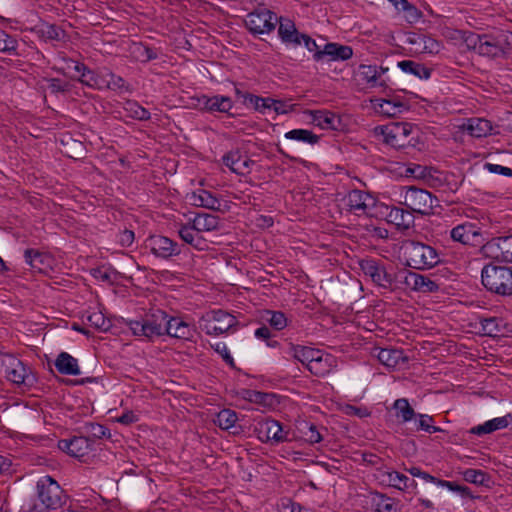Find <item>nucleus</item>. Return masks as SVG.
<instances>
[{
  "mask_svg": "<svg viewBox=\"0 0 512 512\" xmlns=\"http://www.w3.org/2000/svg\"><path fill=\"white\" fill-rule=\"evenodd\" d=\"M405 264L416 270L430 269L440 262L437 250L425 243L407 240L401 246Z\"/></svg>",
  "mask_w": 512,
  "mask_h": 512,
  "instance_id": "nucleus-1",
  "label": "nucleus"
},
{
  "mask_svg": "<svg viewBox=\"0 0 512 512\" xmlns=\"http://www.w3.org/2000/svg\"><path fill=\"white\" fill-rule=\"evenodd\" d=\"M481 282L491 293L500 296L512 295V267L489 262L481 270Z\"/></svg>",
  "mask_w": 512,
  "mask_h": 512,
  "instance_id": "nucleus-2",
  "label": "nucleus"
},
{
  "mask_svg": "<svg viewBox=\"0 0 512 512\" xmlns=\"http://www.w3.org/2000/svg\"><path fill=\"white\" fill-rule=\"evenodd\" d=\"M168 318L169 315L165 311L155 309L141 320H131L128 324L134 335L152 339L166 334Z\"/></svg>",
  "mask_w": 512,
  "mask_h": 512,
  "instance_id": "nucleus-3",
  "label": "nucleus"
},
{
  "mask_svg": "<svg viewBox=\"0 0 512 512\" xmlns=\"http://www.w3.org/2000/svg\"><path fill=\"white\" fill-rule=\"evenodd\" d=\"M412 132L413 125L407 122L391 123L374 128V134L381 136L385 144L395 149L414 147L416 141L411 136Z\"/></svg>",
  "mask_w": 512,
  "mask_h": 512,
  "instance_id": "nucleus-4",
  "label": "nucleus"
},
{
  "mask_svg": "<svg viewBox=\"0 0 512 512\" xmlns=\"http://www.w3.org/2000/svg\"><path fill=\"white\" fill-rule=\"evenodd\" d=\"M483 44L480 45V56L491 59L506 58L512 51V32L499 30L483 34Z\"/></svg>",
  "mask_w": 512,
  "mask_h": 512,
  "instance_id": "nucleus-5",
  "label": "nucleus"
},
{
  "mask_svg": "<svg viewBox=\"0 0 512 512\" xmlns=\"http://www.w3.org/2000/svg\"><path fill=\"white\" fill-rule=\"evenodd\" d=\"M359 266L375 285L393 291L395 276L381 260L367 257L359 261Z\"/></svg>",
  "mask_w": 512,
  "mask_h": 512,
  "instance_id": "nucleus-6",
  "label": "nucleus"
},
{
  "mask_svg": "<svg viewBox=\"0 0 512 512\" xmlns=\"http://www.w3.org/2000/svg\"><path fill=\"white\" fill-rule=\"evenodd\" d=\"M404 204L411 211L428 215L435 207H440V201L429 191L415 186L408 187L404 194Z\"/></svg>",
  "mask_w": 512,
  "mask_h": 512,
  "instance_id": "nucleus-7",
  "label": "nucleus"
},
{
  "mask_svg": "<svg viewBox=\"0 0 512 512\" xmlns=\"http://www.w3.org/2000/svg\"><path fill=\"white\" fill-rule=\"evenodd\" d=\"M254 433L262 443L279 444L292 441L291 432L285 431L281 424L272 418L257 420L254 424Z\"/></svg>",
  "mask_w": 512,
  "mask_h": 512,
  "instance_id": "nucleus-8",
  "label": "nucleus"
},
{
  "mask_svg": "<svg viewBox=\"0 0 512 512\" xmlns=\"http://www.w3.org/2000/svg\"><path fill=\"white\" fill-rule=\"evenodd\" d=\"M278 20V16L274 12L264 7L250 11L246 15L244 22L246 28L253 35H258L272 32Z\"/></svg>",
  "mask_w": 512,
  "mask_h": 512,
  "instance_id": "nucleus-9",
  "label": "nucleus"
},
{
  "mask_svg": "<svg viewBox=\"0 0 512 512\" xmlns=\"http://www.w3.org/2000/svg\"><path fill=\"white\" fill-rule=\"evenodd\" d=\"M38 497L47 510H56L60 508L66 495L57 481L52 477L46 476L37 483Z\"/></svg>",
  "mask_w": 512,
  "mask_h": 512,
  "instance_id": "nucleus-10",
  "label": "nucleus"
},
{
  "mask_svg": "<svg viewBox=\"0 0 512 512\" xmlns=\"http://www.w3.org/2000/svg\"><path fill=\"white\" fill-rule=\"evenodd\" d=\"M237 324L236 317L223 310L212 311L200 320L201 329L208 335H221Z\"/></svg>",
  "mask_w": 512,
  "mask_h": 512,
  "instance_id": "nucleus-11",
  "label": "nucleus"
},
{
  "mask_svg": "<svg viewBox=\"0 0 512 512\" xmlns=\"http://www.w3.org/2000/svg\"><path fill=\"white\" fill-rule=\"evenodd\" d=\"M93 445L94 440L84 436H74L71 439L58 441V448L61 451L83 462H88L90 458H94Z\"/></svg>",
  "mask_w": 512,
  "mask_h": 512,
  "instance_id": "nucleus-12",
  "label": "nucleus"
},
{
  "mask_svg": "<svg viewBox=\"0 0 512 512\" xmlns=\"http://www.w3.org/2000/svg\"><path fill=\"white\" fill-rule=\"evenodd\" d=\"M481 250L490 262H512V235L493 238L482 245Z\"/></svg>",
  "mask_w": 512,
  "mask_h": 512,
  "instance_id": "nucleus-13",
  "label": "nucleus"
},
{
  "mask_svg": "<svg viewBox=\"0 0 512 512\" xmlns=\"http://www.w3.org/2000/svg\"><path fill=\"white\" fill-rule=\"evenodd\" d=\"M144 248L155 257L169 260L181 253L180 245L163 235H151L144 241Z\"/></svg>",
  "mask_w": 512,
  "mask_h": 512,
  "instance_id": "nucleus-14",
  "label": "nucleus"
},
{
  "mask_svg": "<svg viewBox=\"0 0 512 512\" xmlns=\"http://www.w3.org/2000/svg\"><path fill=\"white\" fill-rule=\"evenodd\" d=\"M450 237L454 242L473 247L483 242L481 228L477 223L466 221L450 230Z\"/></svg>",
  "mask_w": 512,
  "mask_h": 512,
  "instance_id": "nucleus-15",
  "label": "nucleus"
},
{
  "mask_svg": "<svg viewBox=\"0 0 512 512\" xmlns=\"http://www.w3.org/2000/svg\"><path fill=\"white\" fill-rule=\"evenodd\" d=\"M375 477L380 485L392 487L400 491H408L417 487L415 480L395 470L389 471L384 470L382 467H377Z\"/></svg>",
  "mask_w": 512,
  "mask_h": 512,
  "instance_id": "nucleus-16",
  "label": "nucleus"
},
{
  "mask_svg": "<svg viewBox=\"0 0 512 512\" xmlns=\"http://www.w3.org/2000/svg\"><path fill=\"white\" fill-rule=\"evenodd\" d=\"M196 101V106L203 112L211 114L226 113L233 116V114L230 113V110L233 108L234 103L228 96L219 94L213 96L201 95L196 98Z\"/></svg>",
  "mask_w": 512,
  "mask_h": 512,
  "instance_id": "nucleus-17",
  "label": "nucleus"
},
{
  "mask_svg": "<svg viewBox=\"0 0 512 512\" xmlns=\"http://www.w3.org/2000/svg\"><path fill=\"white\" fill-rule=\"evenodd\" d=\"M345 204L348 211L357 216H361L369 213V211L376 205V200L369 193L354 189L347 194Z\"/></svg>",
  "mask_w": 512,
  "mask_h": 512,
  "instance_id": "nucleus-18",
  "label": "nucleus"
},
{
  "mask_svg": "<svg viewBox=\"0 0 512 512\" xmlns=\"http://www.w3.org/2000/svg\"><path fill=\"white\" fill-rule=\"evenodd\" d=\"M353 56V49L347 45H341L338 43H326L321 51H317L313 55V59L316 62H322L326 58L332 61H345Z\"/></svg>",
  "mask_w": 512,
  "mask_h": 512,
  "instance_id": "nucleus-19",
  "label": "nucleus"
},
{
  "mask_svg": "<svg viewBox=\"0 0 512 512\" xmlns=\"http://www.w3.org/2000/svg\"><path fill=\"white\" fill-rule=\"evenodd\" d=\"M222 162L237 175L249 174L255 164L249 157L242 155L238 149L226 153L222 157Z\"/></svg>",
  "mask_w": 512,
  "mask_h": 512,
  "instance_id": "nucleus-20",
  "label": "nucleus"
},
{
  "mask_svg": "<svg viewBox=\"0 0 512 512\" xmlns=\"http://www.w3.org/2000/svg\"><path fill=\"white\" fill-rule=\"evenodd\" d=\"M371 103L375 112L386 117H396L408 109L407 104L398 98H376Z\"/></svg>",
  "mask_w": 512,
  "mask_h": 512,
  "instance_id": "nucleus-21",
  "label": "nucleus"
},
{
  "mask_svg": "<svg viewBox=\"0 0 512 512\" xmlns=\"http://www.w3.org/2000/svg\"><path fill=\"white\" fill-rule=\"evenodd\" d=\"M405 284L411 290L422 293L436 292L440 288L437 281L427 275H422L416 272H409L406 275Z\"/></svg>",
  "mask_w": 512,
  "mask_h": 512,
  "instance_id": "nucleus-22",
  "label": "nucleus"
},
{
  "mask_svg": "<svg viewBox=\"0 0 512 512\" xmlns=\"http://www.w3.org/2000/svg\"><path fill=\"white\" fill-rule=\"evenodd\" d=\"M356 76L361 84L366 85L368 88H387L388 87V79H379V74L377 72V65H359Z\"/></svg>",
  "mask_w": 512,
  "mask_h": 512,
  "instance_id": "nucleus-23",
  "label": "nucleus"
},
{
  "mask_svg": "<svg viewBox=\"0 0 512 512\" xmlns=\"http://www.w3.org/2000/svg\"><path fill=\"white\" fill-rule=\"evenodd\" d=\"M6 377L14 384H25L27 379V370L24 364L16 357L7 355L3 360Z\"/></svg>",
  "mask_w": 512,
  "mask_h": 512,
  "instance_id": "nucleus-24",
  "label": "nucleus"
},
{
  "mask_svg": "<svg viewBox=\"0 0 512 512\" xmlns=\"http://www.w3.org/2000/svg\"><path fill=\"white\" fill-rule=\"evenodd\" d=\"M292 440L299 438L310 444L319 443L322 441V435L318 430V427L306 420L297 421L295 424V431L290 434Z\"/></svg>",
  "mask_w": 512,
  "mask_h": 512,
  "instance_id": "nucleus-25",
  "label": "nucleus"
},
{
  "mask_svg": "<svg viewBox=\"0 0 512 512\" xmlns=\"http://www.w3.org/2000/svg\"><path fill=\"white\" fill-rule=\"evenodd\" d=\"M167 323L165 335L181 340H191L193 338L195 333L194 327L182 320V318L169 316Z\"/></svg>",
  "mask_w": 512,
  "mask_h": 512,
  "instance_id": "nucleus-26",
  "label": "nucleus"
},
{
  "mask_svg": "<svg viewBox=\"0 0 512 512\" xmlns=\"http://www.w3.org/2000/svg\"><path fill=\"white\" fill-rule=\"evenodd\" d=\"M278 35L283 43L294 46L301 44L302 33H300L295 23L289 18L278 17Z\"/></svg>",
  "mask_w": 512,
  "mask_h": 512,
  "instance_id": "nucleus-27",
  "label": "nucleus"
},
{
  "mask_svg": "<svg viewBox=\"0 0 512 512\" xmlns=\"http://www.w3.org/2000/svg\"><path fill=\"white\" fill-rule=\"evenodd\" d=\"M374 355L381 364L388 368H396L401 362H408V358L404 356V352L399 349L375 348Z\"/></svg>",
  "mask_w": 512,
  "mask_h": 512,
  "instance_id": "nucleus-28",
  "label": "nucleus"
},
{
  "mask_svg": "<svg viewBox=\"0 0 512 512\" xmlns=\"http://www.w3.org/2000/svg\"><path fill=\"white\" fill-rule=\"evenodd\" d=\"M335 358L330 354H324L318 350V354L315 355V359L312 360L309 367L307 368L313 375L317 377H323L330 373L335 367Z\"/></svg>",
  "mask_w": 512,
  "mask_h": 512,
  "instance_id": "nucleus-29",
  "label": "nucleus"
},
{
  "mask_svg": "<svg viewBox=\"0 0 512 512\" xmlns=\"http://www.w3.org/2000/svg\"><path fill=\"white\" fill-rule=\"evenodd\" d=\"M132 59L141 63H147L159 57L160 50L145 45L142 42H132L128 47Z\"/></svg>",
  "mask_w": 512,
  "mask_h": 512,
  "instance_id": "nucleus-30",
  "label": "nucleus"
},
{
  "mask_svg": "<svg viewBox=\"0 0 512 512\" xmlns=\"http://www.w3.org/2000/svg\"><path fill=\"white\" fill-rule=\"evenodd\" d=\"M179 237L187 244L197 250H205L208 247L206 240L197 232L188 222L180 225L178 229Z\"/></svg>",
  "mask_w": 512,
  "mask_h": 512,
  "instance_id": "nucleus-31",
  "label": "nucleus"
},
{
  "mask_svg": "<svg viewBox=\"0 0 512 512\" xmlns=\"http://www.w3.org/2000/svg\"><path fill=\"white\" fill-rule=\"evenodd\" d=\"M189 199L194 206L214 211L221 210V201L208 190L200 189L195 191L190 195Z\"/></svg>",
  "mask_w": 512,
  "mask_h": 512,
  "instance_id": "nucleus-32",
  "label": "nucleus"
},
{
  "mask_svg": "<svg viewBox=\"0 0 512 512\" xmlns=\"http://www.w3.org/2000/svg\"><path fill=\"white\" fill-rule=\"evenodd\" d=\"M238 416L234 410L223 409L216 415L214 423L222 430H230L233 435L240 434L242 428L237 424Z\"/></svg>",
  "mask_w": 512,
  "mask_h": 512,
  "instance_id": "nucleus-33",
  "label": "nucleus"
},
{
  "mask_svg": "<svg viewBox=\"0 0 512 512\" xmlns=\"http://www.w3.org/2000/svg\"><path fill=\"white\" fill-rule=\"evenodd\" d=\"M370 504L374 512H398L397 501L378 491L370 492Z\"/></svg>",
  "mask_w": 512,
  "mask_h": 512,
  "instance_id": "nucleus-34",
  "label": "nucleus"
},
{
  "mask_svg": "<svg viewBox=\"0 0 512 512\" xmlns=\"http://www.w3.org/2000/svg\"><path fill=\"white\" fill-rule=\"evenodd\" d=\"M188 223L192 225L197 232H210L218 229L219 218L212 214L199 213L193 219H189Z\"/></svg>",
  "mask_w": 512,
  "mask_h": 512,
  "instance_id": "nucleus-35",
  "label": "nucleus"
},
{
  "mask_svg": "<svg viewBox=\"0 0 512 512\" xmlns=\"http://www.w3.org/2000/svg\"><path fill=\"white\" fill-rule=\"evenodd\" d=\"M463 128L475 138L486 137L492 131L491 122L483 118H470L463 125Z\"/></svg>",
  "mask_w": 512,
  "mask_h": 512,
  "instance_id": "nucleus-36",
  "label": "nucleus"
},
{
  "mask_svg": "<svg viewBox=\"0 0 512 512\" xmlns=\"http://www.w3.org/2000/svg\"><path fill=\"white\" fill-rule=\"evenodd\" d=\"M103 87L111 90H118L120 92L129 91V86L122 77L107 70L98 75V89H102Z\"/></svg>",
  "mask_w": 512,
  "mask_h": 512,
  "instance_id": "nucleus-37",
  "label": "nucleus"
},
{
  "mask_svg": "<svg viewBox=\"0 0 512 512\" xmlns=\"http://www.w3.org/2000/svg\"><path fill=\"white\" fill-rule=\"evenodd\" d=\"M397 66L404 72L412 74L421 80H427L431 77L433 69L425 66L422 63L414 60H402L397 63Z\"/></svg>",
  "mask_w": 512,
  "mask_h": 512,
  "instance_id": "nucleus-38",
  "label": "nucleus"
},
{
  "mask_svg": "<svg viewBox=\"0 0 512 512\" xmlns=\"http://www.w3.org/2000/svg\"><path fill=\"white\" fill-rule=\"evenodd\" d=\"M388 221L400 230H407L414 224V217L403 208L393 207L388 213Z\"/></svg>",
  "mask_w": 512,
  "mask_h": 512,
  "instance_id": "nucleus-39",
  "label": "nucleus"
},
{
  "mask_svg": "<svg viewBox=\"0 0 512 512\" xmlns=\"http://www.w3.org/2000/svg\"><path fill=\"white\" fill-rule=\"evenodd\" d=\"M313 122L322 129L337 130L341 123L339 116L330 111H312Z\"/></svg>",
  "mask_w": 512,
  "mask_h": 512,
  "instance_id": "nucleus-40",
  "label": "nucleus"
},
{
  "mask_svg": "<svg viewBox=\"0 0 512 512\" xmlns=\"http://www.w3.org/2000/svg\"><path fill=\"white\" fill-rule=\"evenodd\" d=\"M509 416L510 415L497 417L486 421L483 424L472 427L469 432L474 435L482 436L485 434H490L496 430L504 429L509 425Z\"/></svg>",
  "mask_w": 512,
  "mask_h": 512,
  "instance_id": "nucleus-41",
  "label": "nucleus"
},
{
  "mask_svg": "<svg viewBox=\"0 0 512 512\" xmlns=\"http://www.w3.org/2000/svg\"><path fill=\"white\" fill-rule=\"evenodd\" d=\"M55 367L57 371L64 375H79L80 369L77 363V359L72 357L66 352H61L56 361Z\"/></svg>",
  "mask_w": 512,
  "mask_h": 512,
  "instance_id": "nucleus-42",
  "label": "nucleus"
},
{
  "mask_svg": "<svg viewBox=\"0 0 512 512\" xmlns=\"http://www.w3.org/2000/svg\"><path fill=\"white\" fill-rule=\"evenodd\" d=\"M289 354L308 368L312 360L315 359V355L318 354V350L291 343L289 347Z\"/></svg>",
  "mask_w": 512,
  "mask_h": 512,
  "instance_id": "nucleus-43",
  "label": "nucleus"
},
{
  "mask_svg": "<svg viewBox=\"0 0 512 512\" xmlns=\"http://www.w3.org/2000/svg\"><path fill=\"white\" fill-rule=\"evenodd\" d=\"M261 319L277 331H281L286 328L290 322L285 313L282 311L274 310H263L261 313Z\"/></svg>",
  "mask_w": 512,
  "mask_h": 512,
  "instance_id": "nucleus-44",
  "label": "nucleus"
},
{
  "mask_svg": "<svg viewBox=\"0 0 512 512\" xmlns=\"http://www.w3.org/2000/svg\"><path fill=\"white\" fill-rule=\"evenodd\" d=\"M457 38L462 40L469 51L480 55V45L483 43V34H477L472 31L456 30Z\"/></svg>",
  "mask_w": 512,
  "mask_h": 512,
  "instance_id": "nucleus-45",
  "label": "nucleus"
},
{
  "mask_svg": "<svg viewBox=\"0 0 512 512\" xmlns=\"http://www.w3.org/2000/svg\"><path fill=\"white\" fill-rule=\"evenodd\" d=\"M122 275L111 265L99 264L98 263V280L106 283L108 286H114L120 284Z\"/></svg>",
  "mask_w": 512,
  "mask_h": 512,
  "instance_id": "nucleus-46",
  "label": "nucleus"
},
{
  "mask_svg": "<svg viewBox=\"0 0 512 512\" xmlns=\"http://www.w3.org/2000/svg\"><path fill=\"white\" fill-rule=\"evenodd\" d=\"M24 258L26 263L29 264L32 269L39 272L44 270V266L47 264L48 260V256L46 254L32 248L25 250Z\"/></svg>",
  "mask_w": 512,
  "mask_h": 512,
  "instance_id": "nucleus-47",
  "label": "nucleus"
},
{
  "mask_svg": "<svg viewBox=\"0 0 512 512\" xmlns=\"http://www.w3.org/2000/svg\"><path fill=\"white\" fill-rule=\"evenodd\" d=\"M393 408L396 410V417L403 423L411 421L416 417L414 409L406 398H399L394 401Z\"/></svg>",
  "mask_w": 512,
  "mask_h": 512,
  "instance_id": "nucleus-48",
  "label": "nucleus"
},
{
  "mask_svg": "<svg viewBox=\"0 0 512 512\" xmlns=\"http://www.w3.org/2000/svg\"><path fill=\"white\" fill-rule=\"evenodd\" d=\"M463 479L468 482L479 486H489L491 480L490 476L480 469H466L462 472Z\"/></svg>",
  "mask_w": 512,
  "mask_h": 512,
  "instance_id": "nucleus-49",
  "label": "nucleus"
},
{
  "mask_svg": "<svg viewBox=\"0 0 512 512\" xmlns=\"http://www.w3.org/2000/svg\"><path fill=\"white\" fill-rule=\"evenodd\" d=\"M285 138L289 140L301 141L310 145L319 142L320 137L307 129H293L285 133Z\"/></svg>",
  "mask_w": 512,
  "mask_h": 512,
  "instance_id": "nucleus-50",
  "label": "nucleus"
},
{
  "mask_svg": "<svg viewBox=\"0 0 512 512\" xmlns=\"http://www.w3.org/2000/svg\"><path fill=\"white\" fill-rule=\"evenodd\" d=\"M37 32L39 36L45 40L60 41L65 37L64 30L55 24L43 23Z\"/></svg>",
  "mask_w": 512,
  "mask_h": 512,
  "instance_id": "nucleus-51",
  "label": "nucleus"
},
{
  "mask_svg": "<svg viewBox=\"0 0 512 512\" xmlns=\"http://www.w3.org/2000/svg\"><path fill=\"white\" fill-rule=\"evenodd\" d=\"M243 104L246 106H252L260 113H265L266 109H269V104H273V98H264L254 94H247L244 96Z\"/></svg>",
  "mask_w": 512,
  "mask_h": 512,
  "instance_id": "nucleus-52",
  "label": "nucleus"
},
{
  "mask_svg": "<svg viewBox=\"0 0 512 512\" xmlns=\"http://www.w3.org/2000/svg\"><path fill=\"white\" fill-rule=\"evenodd\" d=\"M75 70L80 73V81L82 84L86 85L88 88L93 89L96 85V76L95 73L88 69L87 66L83 63H77L75 65Z\"/></svg>",
  "mask_w": 512,
  "mask_h": 512,
  "instance_id": "nucleus-53",
  "label": "nucleus"
},
{
  "mask_svg": "<svg viewBox=\"0 0 512 512\" xmlns=\"http://www.w3.org/2000/svg\"><path fill=\"white\" fill-rule=\"evenodd\" d=\"M416 416H418V420L416 422V430H423L428 433H436L442 431L440 427L432 425V423L434 422L432 416L427 414H416Z\"/></svg>",
  "mask_w": 512,
  "mask_h": 512,
  "instance_id": "nucleus-54",
  "label": "nucleus"
},
{
  "mask_svg": "<svg viewBox=\"0 0 512 512\" xmlns=\"http://www.w3.org/2000/svg\"><path fill=\"white\" fill-rule=\"evenodd\" d=\"M441 487L448 488L450 491L458 493L462 498H479V496H476L472 493L471 489L468 486H463L453 481L445 480L444 484L441 483Z\"/></svg>",
  "mask_w": 512,
  "mask_h": 512,
  "instance_id": "nucleus-55",
  "label": "nucleus"
},
{
  "mask_svg": "<svg viewBox=\"0 0 512 512\" xmlns=\"http://www.w3.org/2000/svg\"><path fill=\"white\" fill-rule=\"evenodd\" d=\"M431 166H423L420 164H411L406 169V175L412 176L415 179L423 180L425 181L428 174L431 173Z\"/></svg>",
  "mask_w": 512,
  "mask_h": 512,
  "instance_id": "nucleus-56",
  "label": "nucleus"
},
{
  "mask_svg": "<svg viewBox=\"0 0 512 512\" xmlns=\"http://www.w3.org/2000/svg\"><path fill=\"white\" fill-rule=\"evenodd\" d=\"M17 45L15 38L0 29V52H15Z\"/></svg>",
  "mask_w": 512,
  "mask_h": 512,
  "instance_id": "nucleus-57",
  "label": "nucleus"
},
{
  "mask_svg": "<svg viewBox=\"0 0 512 512\" xmlns=\"http://www.w3.org/2000/svg\"><path fill=\"white\" fill-rule=\"evenodd\" d=\"M425 182L431 188H440L445 183V176H444L443 172L432 167L431 173L428 174Z\"/></svg>",
  "mask_w": 512,
  "mask_h": 512,
  "instance_id": "nucleus-58",
  "label": "nucleus"
},
{
  "mask_svg": "<svg viewBox=\"0 0 512 512\" xmlns=\"http://www.w3.org/2000/svg\"><path fill=\"white\" fill-rule=\"evenodd\" d=\"M482 330L486 335L496 336L500 332L498 320L495 317L484 318L481 320Z\"/></svg>",
  "mask_w": 512,
  "mask_h": 512,
  "instance_id": "nucleus-59",
  "label": "nucleus"
},
{
  "mask_svg": "<svg viewBox=\"0 0 512 512\" xmlns=\"http://www.w3.org/2000/svg\"><path fill=\"white\" fill-rule=\"evenodd\" d=\"M128 105L130 106L129 110L131 111L133 118L141 121L150 119V112L144 107L135 102L128 103Z\"/></svg>",
  "mask_w": 512,
  "mask_h": 512,
  "instance_id": "nucleus-60",
  "label": "nucleus"
},
{
  "mask_svg": "<svg viewBox=\"0 0 512 512\" xmlns=\"http://www.w3.org/2000/svg\"><path fill=\"white\" fill-rule=\"evenodd\" d=\"M212 347L214 348V350L219 353L223 360L228 364L230 365L231 367H234L235 366V363H234V359L233 357L231 356L227 346L225 343L223 342H218L216 343L215 345H212Z\"/></svg>",
  "mask_w": 512,
  "mask_h": 512,
  "instance_id": "nucleus-61",
  "label": "nucleus"
},
{
  "mask_svg": "<svg viewBox=\"0 0 512 512\" xmlns=\"http://www.w3.org/2000/svg\"><path fill=\"white\" fill-rule=\"evenodd\" d=\"M117 238H118V243L122 247H129L134 242L135 235L132 230L125 228V229L119 231V233L117 234Z\"/></svg>",
  "mask_w": 512,
  "mask_h": 512,
  "instance_id": "nucleus-62",
  "label": "nucleus"
},
{
  "mask_svg": "<svg viewBox=\"0 0 512 512\" xmlns=\"http://www.w3.org/2000/svg\"><path fill=\"white\" fill-rule=\"evenodd\" d=\"M403 13L405 20L410 24L417 23L422 17V12L413 4H410Z\"/></svg>",
  "mask_w": 512,
  "mask_h": 512,
  "instance_id": "nucleus-63",
  "label": "nucleus"
},
{
  "mask_svg": "<svg viewBox=\"0 0 512 512\" xmlns=\"http://www.w3.org/2000/svg\"><path fill=\"white\" fill-rule=\"evenodd\" d=\"M485 168L491 173L500 174L503 176H508V174L512 173L511 168L499 164L486 163Z\"/></svg>",
  "mask_w": 512,
  "mask_h": 512,
  "instance_id": "nucleus-64",
  "label": "nucleus"
}]
</instances>
